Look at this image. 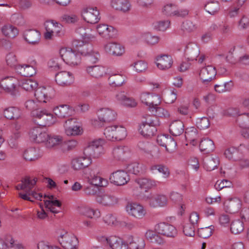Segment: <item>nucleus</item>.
<instances>
[{"instance_id":"obj_41","label":"nucleus","mask_w":249,"mask_h":249,"mask_svg":"<svg viewBox=\"0 0 249 249\" xmlns=\"http://www.w3.org/2000/svg\"><path fill=\"white\" fill-rule=\"evenodd\" d=\"M219 163V159L216 156L206 157L203 160L204 168L209 171L214 170Z\"/></svg>"},{"instance_id":"obj_33","label":"nucleus","mask_w":249,"mask_h":249,"mask_svg":"<svg viewBox=\"0 0 249 249\" xmlns=\"http://www.w3.org/2000/svg\"><path fill=\"white\" fill-rule=\"evenodd\" d=\"M24 37L25 40L31 45H37L40 39V33L36 30H28L25 31Z\"/></svg>"},{"instance_id":"obj_53","label":"nucleus","mask_w":249,"mask_h":249,"mask_svg":"<svg viewBox=\"0 0 249 249\" xmlns=\"http://www.w3.org/2000/svg\"><path fill=\"white\" fill-rule=\"evenodd\" d=\"M150 111H151L154 115L159 117H168L169 116V112L164 108L159 107V106H153L150 107Z\"/></svg>"},{"instance_id":"obj_61","label":"nucleus","mask_w":249,"mask_h":249,"mask_svg":"<svg viewBox=\"0 0 249 249\" xmlns=\"http://www.w3.org/2000/svg\"><path fill=\"white\" fill-rule=\"evenodd\" d=\"M127 170L130 173L137 175L142 172V165L137 162L132 163L127 166Z\"/></svg>"},{"instance_id":"obj_64","label":"nucleus","mask_w":249,"mask_h":249,"mask_svg":"<svg viewBox=\"0 0 249 249\" xmlns=\"http://www.w3.org/2000/svg\"><path fill=\"white\" fill-rule=\"evenodd\" d=\"M14 240L11 236L7 237L5 239L0 238V249H8L13 246Z\"/></svg>"},{"instance_id":"obj_9","label":"nucleus","mask_w":249,"mask_h":249,"mask_svg":"<svg viewBox=\"0 0 249 249\" xmlns=\"http://www.w3.org/2000/svg\"><path fill=\"white\" fill-rule=\"evenodd\" d=\"M35 118L38 120V123L40 125L46 126L53 124L56 121V118L49 111L41 109L37 114L34 112Z\"/></svg>"},{"instance_id":"obj_11","label":"nucleus","mask_w":249,"mask_h":249,"mask_svg":"<svg viewBox=\"0 0 249 249\" xmlns=\"http://www.w3.org/2000/svg\"><path fill=\"white\" fill-rule=\"evenodd\" d=\"M37 62L33 60L29 64H18L15 68L16 71L24 77H31L36 73Z\"/></svg>"},{"instance_id":"obj_58","label":"nucleus","mask_w":249,"mask_h":249,"mask_svg":"<svg viewBox=\"0 0 249 249\" xmlns=\"http://www.w3.org/2000/svg\"><path fill=\"white\" fill-rule=\"evenodd\" d=\"M177 5L172 3L165 4L162 9V13L167 16H175Z\"/></svg>"},{"instance_id":"obj_14","label":"nucleus","mask_w":249,"mask_h":249,"mask_svg":"<svg viewBox=\"0 0 249 249\" xmlns=\"http://www.w3.org/2000/svg\"><path fill=\"white\" fill-rule=\"evenodd\" d=\"M128 214L137 219H142L146 214L143 207L137 203H129L125 207Z\"/></svg>"},{"instance_id":"obj_43","label":"nucleus","mask_w":249,"mask_h":249,"mask_svg":"<svg viewBox=\"0 0 249 249\" xmlns=\"http://www.w3.org/2000/svg\"><path fill=\"white\" fill-rule=\"evenodd\" d=\"M19 85L24 90L30 92L37 88L38 84L33 79L24 78L19 81Z\"/></svg>"},{"instance_id":"obj_23","label":"nucleus","mask_w":249,"mask_h":249,"mask_svg":"<svg viewBox=\"0 0 249 249\" xmlns=\"http://www.w3.org/2000/svg\"><path fill=\"white\" fill-rule=\"evenodd\" d=\"M105 51L114 56H120L125 53L124 47L120 44L116 42H109L104 46Z\"/></svg>"},{"instance_id":"obj_25","label":"nucleus","mask_w":249,"mask_h":249,"mask_svg":"<svg viewBox=\"0 0 249 249\" xmlns=\"http://www.w3.org/2000/svg\"><path fill=\"white\" fill-rule=\"evenodd\" d=\"M37 179L36 178H32L28 177H26L21 180V183L18 184L16 188L17 190H22L25 193L31 194L32 189L36 184Z\"/></svg>"},{"instance_id":"obj_18","label":"nucleus","mask_w":249,"mask_h":249,"mask_svg":"<svg viewBox=\"0 0 249 249\" xmlns=\"http://www.w3.org/2000/svg\"><path fill=\"white\" fill-rule=\"evenodd\" d=\"M109 180L111 183L121 186L126 184L129 180V178L126 172L119 170L113 172L110 175Z\"/></svg>"},{"instance_id":"obj_39","label":"nucleus","mask_w":249,"mask_h":249,"mask_svg":"<svg viewBox=\"0 0 249 249\" xmlns=\"http://www.w3.org/2000/svg\"><path fill=\"white\" fill-rule=\"evenodd\" d=\"M243 51V49L239 47L231 48L226 56L227 61L231 64L238 62L239 53Z\"/></svg>"},{"instance_id":"obj_37","label":"nucleus","mask_w":249,"mask_h":249,"mask_svg":"<svg viewBox=\"0 0 249 249\" xmlns=\"http://www.w3.org/2000/svg\"><path fill=\"white\" fill-rule=\"evenodd\" d=\"M184 131V125L180 120H175L170 125L169 131L173 136H178L182 134Z\"/></svg>"},{"instance_id":"obj_42","label":"nucleus","mask_w":249,"mask_h":249,"mask_svg":"<svg viewBox=\"0 0 249 249\" xmlns=\"http://www.w3.org/2000/svg\"><path fill=\"white\" fill-rule=\"evenodd\" d=\"M62 141V136L48 134V137L45 142V145L47 148H52L60 144Z\"/></svg>"},{"instance_id":"obj_16","label":"nucleus","mask_w":249,"mask_h":249,"mask_svg":"<svg viewBox=\"0 0 249 249\" xmlns=\"http://www.w3.org/2000/svg\"><path fill=\"white\" fill-rule=\"evenodd\" d=\"M217 71L215 67L208 65L202 68L199 72V77L204 85H208L215 78Z\"/></svg>"},{"instance_id":"obj_35","label":"nucleus","mask_w":249,"mask_h":249,"mask_svg":"<svg viewBox=\"0 0 249 249\" xmlns=\"http://www.w3.org/2000/svg\"><path fill=\"white\" fill-rule=\"evenodd\" d=\"M224 206L229 213H235L241 208V201L236 197L231 198L225 201Z\"/></svg>"},{"instance_id":"obj_21","label":"nucleus","mask_w":249,"mask_h":249,"mask_svg":"<svg viewBox=\"0 0 249 249\" xmlns=\"http://www.w3.org/2000/svg\"><path fill=\"white\" fill-rule=\"evenodd\" d=\"M30 139L36 142H45L48 137V134L40 127L33 128L29 132Z\"/></svg>"},{"instance_id":"obj_44","label":"nucleus","mask_w":249,"mask_h":249,"mask_svg":"<svg viewBox=\"0 0 249 249\" xmlns=\"http://www.w3.org/2000/svg\"><path fill=\"white\" fill-rule=\"evenodd\" d=\"M15 81L16 79L13 77H5L1 79L0 86L7 92H12L16 87Z\"/></svg>"},{"instance_id":"obj_31","label":"nucleus","mask_w":249,"mask_h":249,"mask_svg":"<svg viewBox=\"0 0 249 249\" xmlns=\"http://www.w3.org/2000/svg\"><path fill=\"white\" fill-rule=\"evenodd\" d=\"M130 151L127 146H119L113 149L112 155L117 160H123L130 156Z\"/></svg>"},{"instance_id":"obj_15","label":"nucleus","mask_w":249,"mask_h":249,"mask_svg":"<svg viewBox=\"0 0 249 249\" xmlns=\"http://www.w3.org/2000/svg\"><path fill=\"white\" fill-rule=\"evenodd\" d=\"M102 242L106 241L107 244L111 249H128V245L124 240L118 236H103Z\"/></svg>"},{"instance_id":"obj_5","label":"nucleus","mask_w":249,"mask_h":249,"mask_svg":"<svg viewBox=\"0 0 249 249\" xmlns=\"http://www.w3.org/2000/svg\"><path fill=\"white\" fill-rule=\"evenodd\" d=\"M97 115L99 122L97 120H94L92 124L95 126H102L104 123L110 122L114 121L116 118V112L111 108L108 107L101 108L97 111Z\"/></svg>"},{"instance_id":"obj_60","label":"nucleus","mask_w":249,"mask_h":249,"mask_svg":"<svg viewBox=\"0 0 249 249\" xmlns=\"http://www.w3.org/2000/svg\"><path fill=\"white\" fill-rule=\"evenodd\" d=\"M214 227L212 225L205 228H198L197 233L199 237L207 238L211 236Z\"/></svg>"},{"instance_id":"obj_7","label":"nucleus","mask_w":249,"mask_h":249,"mask_svg":"<svg viewBox=\"0 0 249 249\" xmlns=\"http://www.w3.org/2000/svg\"><path fill=\"white\" fill-rule=\"evenodd\" d=\"M143 199L153 208L163 207L166 206L168 203L167 197L162 194H148L144 195Z\"/></svg>"},{"instance_id":"obj_2","label":"nucleus","mask_w":249,"mask_h":249,"mask_svg":"<svg viewBox=\"0 0 249 249\" xmlns=\"http://www.w3.org/2000/svg\"><path fill=\"white\" fill-rule=\"evenodd\" d=\"M160 125L158 119L154 117L148 116L140 125L139 131L145 137L153 136L157 131L156 126Z\"/></svg>"},{"instance_id":"obj_46","label":"nucleus","mask_w":249,"mask_h":249,"mask_svg":"<svg viewBox=\"0 0 249 249\" xmlns=\"http://www.w3.org/2000/svg\"><path fill=\"white\" fill-rule=\"evenodd\" d=\"M200 150L205 153H209L214 149L213 141L209 138L203 139L199 143Z\"/></svg>"},{"instance_id":"obj_54","label":"nucleus","mask_w":249,"mask_h":249,"mask_svg":"<svg viewBox=\"0 0 249 249\" xmlns=\"http://www.w3.org/2000/svg\"><path fill=\"white\" fill-rule=\"evenodd\" d=\"M205 9L210 14L213 15L219 11L220 5L217 1L208 2L205 5Z\"/></svg>"},{"instance_id":"obj_4","label":"nucleus","mask_w":249,"mask_h":249,"mask_svg":"<svg viewBox=\"0 0 249 249\" xmlns=\"http://www.w3.org/2000/svg\"><path fill=\"white\" fill-rule=\"evenodd\" d=\"M44 25L46 32L44 36L46 39H51L54 34L59 36L64 35L63 25L54 20L46 21Z\"/></svg>"},{"instance_id":"obj_8","label":"nucleus","mask_w":249,"mask_h":249,"mask_svg":"<svg viewBox=\"0 0 249 249\" xmlns=\"http://www.w3.org/2000/svg\"><path fill=\"white\" fill-rule=\"evenodd\" d=\"M155 230L157 233L162 236L174 238L178 234L176 228L167 222H160L155 226Z\"/></svg>"},{"instance_id":"obj_28","label":"nucleus","mask_w":249,"mask_h":249,"mask_svg":"<svg viewBox=\"0 0 249 249\" xmlns=\"http://www.w3.org/2000/svg\"><path fill=\"white\" fill-rule=\"evenodd\" d=\"M96 29L98 33L107 39L113 37L116 34V30L113 27L106 24H99Z\"/></svg>"},{"instance_id":"obj_36","label":"nucleus","mask_w":249,"mask_h":249,"mask_svg":"<svg viewBox=\"0 0 249 249\" xmlns=\"http://www.w3.org/2000/svg\"><path fill=\"white\" fill-rule=\"evenodd\" d=\"M172 57L168 55L158 56L156 59V64L158 68L162 70L170 68L172 65Z\"/></svg>"},{"instance_id":"obj_22","label":"nucleus","mask_w":249,"mask_h":249,"mask_svg":"<svg viewBox=\"0 0 249 249\" xmlns=\"http://www.w3.org/2000/svg\"><path fill=\"white\" fill-rule=\"evenodd\" d=\"M110 5L115 10L124 13L129 12L132 8L129 0H110Z\"/></svg>"},{"instance_id":"obj_30","label":"nucleus","mask_w":249,"mask_h":249,"mask_svg":"<svg viewBox=\"0 0 249 249\" xmlns=\"http://www.w3.org/2000/svg\"><path fill=\"white\" fill-rule=\"evenodd\" d=\"M98 203L107 206H110L116 204L118 202V198L111 194H103L96 197Z\"/></svg>"},{"instance_id":"obj_62","label":"nucleus","mask_w":249,"mask_h":249,"mask_svg":"<svg viewBox=\"0 0 249 249\" xmlns=\"http://www.w3.org/2000/svg\"><path fill=\"white\" fill-rule=\"evenodd\" d=\"M145 238L151 242L160 244V237L153 231L148 230L145 234Z\"/></svg>"},{"instance_id":"obj_34","label":"nucleus","mask_w":249,"mask_h":249,"mask_svg":"<svg viewBox=\"0 0 249 249\" xmlns=\"http://www.w3.org/2000/svg\"><path fill=\"white\" fill-rule=\"evenodd\" d=\"M74 110L68 105H61L53 108V112L59 118H65L72 114Z\"/></svg>"},{"instance_id":"obj_49","label":"nucleus","mask_w":249,"mask_h":249,"mask_svg":"<svg viewBox=\"0 0 249 249\" xmlns=\"http://www.w3.org/2000/svg\"><path fill=\"white\" fill-rule=\"evenodd\" d=\"M140 39L145 42L149 45H154L159 41V38L157 36H153L149 33L142 34L139 36Z\"/></svg>"},{"instance_id":"obj_47","label":"nucleus","mask_w":249,"mask_h":249,"mask_svg":"<svg viewBox=\"0 0 249 249\" xmlns=\"http://www.w3.org/2000/svg\"><path fill=\"white\" fill-rule=\"evenodd\" d=\"M1 30L4 36L9 38H14L18 34V29L10 24L3 26Z\"/></svg>"},{"instance_id":"obj_32","label":"nucleus","mask_w":249,"mask_h":249,"mask_svg":"<svg viewBox=\"0 0 249 249\" xmlns=\"http://www.w3.org/2000/svg\"><path fill=\"white\" fill-rule=\"evenodd\" d=\"M229 112L232 115H237V122L239 125L242 127H249V113L239 114V111L236 108L229 109Z\"/></svg>"},{"instance_id":"obj_40","label":"nucleus","mask_w":249,"mask_h":249,"mask_svg":"<svg viewBox=\"0 0 249 249\" xmlns=\"http://www.w3.org/2000/svg\"><path fill=\"white\" fill-rule=\"evenodd\" d=\"M23 156L27 160L34 161L40 158L42 155L39 149L30 147L25 151Z\"/></svg>"},{"instance_id":"obj_17","label":"nucleus","mask_w":249,"mask_h":249,"mask_svg":"<svg viewBox=\"0 0 249 249\" xmlns=\"http://www.w3.org/2000/svg\"><path fill=\"white\" fill-rule=\"evenodd\" d=\"M76 124V120L72 118L68 119L65 122L64 127L67 135L74 136L81 135L82 133V129Z\"/></svg>"},{"instance_id":"obj_57","label":"nucleus","mask_w":249,"mask_h":249,"mask_svg":"<svg viewBox=\"0 0 249 249\" xmlns=\"http://www.w3.org/2000/svg\"><path fill=\"white\" fill-rule=\"evenodd\" d=\"M224 155L226 158L230 160H236L240 158L238 155L237 149L233 147L227 149L224 152Z\"/></svg>"},{"instance_id":"obj_56","label":"nucleus","mask_w":249,"mask_h":249,"mask_svg":"<svg viewBox=\"0 0 249 249\" xmlns=\"http://www.w3.org/2000/svg\"><path fill=\"white\" fill-rule=\"evenodd\" d=\"M25 107L26 108L31 111V114L32 117H35L34 112H38L41 109L39 108L38 105L34 100H29L25 103Z\"/></svg>"},{"instance_id":"obj_59","label":"nucleus","mask_w":249,"mask_h":249,"mask_svg":"<svg viewBox=\"0 0 249 249\" xmlns=\"http://www.w3.org/2000/svg\"><path fill=\"white\" fill-rule=\"evenodd\" d=\"M115 141H121L124 139L126 135V130L125 127L122 125H115Z\"/></svg>"},{"instance_id":"obj_24","label":"nucleus","mask_w":249,"mask_h":249,"mask_svg":"<svg viewBox=\"0 0 249 249\" xmlns=\"http://www.w3.org/2000/svg\"><path fill=\"white\" fill-rule=\"evenodd\" d=\"M91 163L92 159L84 155L83 156L74 158L71 162V167L74 170L83 169L90 165Z\"/></svg>"},{"instance_id":"obj_1","label":"nucleus","mask_w":249,"mask_h":249,"mask_svg":"<svg viewBox=\"0 0 249 249\" xmlns=\"http://www.w3.org/2000/svg\"><path fill=\"white\" fill-rule=\"evenodd\" d=\"M105 142V140L102 139L89 142L84 150V155L91 159L99 158L105 153L103 147Z\"/></svg>"},{"instance_id":"obj_48","label":"nucleus","mask_w":249,"mask_h":249,"mask_svg":"<svg viewBox=\"0 0 249 249\" xmlns=\"http://www.w3.org/2000/svg\"><path fill=\"white\" fill-rule=\"evenodd\" d=\"M35 96L38 102L46 103L49 99L48 90L44 87L37 88L36 89Z\"/></svg>"},{"instance_id":"obj_3","label":"nucleus","mask_w":249,"mask_h":249,"mask_svg":"<svg viewBox=\"0 0 249 249\" xmlns=\"http://www.w3.org/2000/svg\"><path fill=\"white\" fill-rule=\"evenodd\" d=\"M59 53L63 60L70 66H77L81 62L80 54L70 48H62Z\"/></svg>"},{"instance_id":"obj_63","label":"nucleus","mask_w":249,"mask_h":249,"mask_svg":"<svg viewBox=\"0 0 249 249\" xmlns=\"http://www.w3.org/2000/svg\"><path fill=\"white\" fill-rule=\"evenodd\" d=\"M115 126L110 125L106 127L104 130V134L107 139L110 141H115Z\"/></svg>"},{"instance_id":"obj_6","label":"nucleus","mask_w":249,"mask_h":249,"mask_svg":"<svg viewBox=\"0 0 249 249\" xmlns=\"http://www.w3.org/2000/svg\"><path fill=\"white\" fill-rule=\"evenodd\" d=\"M58 241L65 249H78L79 241L73 233L65 232L58 237Z\"/></svg>"},{"instance_id":"obj_19","label":"nucleus","mask_w":249,"mask_h":249,"mask_svg":"<svg viewBox=\"0 0 249 249\" xmlns=\"http://www.w3.org/2000/svg\"><path fill=\"white\" fill-rule=\"evenodd\" d=\"M55 81L61 86H68L72 84L74 81L73 74L69 71H62L55 74Z\"/></svg>"},{"instance_id":"obj_55","label":"nucleus","mask_w":249,"mask_h":249,"mask_svg":"<svg viewBox=\"0 0 249 249\" xmlns=\"http://www.w3.org/2000/svg\"><path fill=\"white\" fill-rule=\"evenodd\" d=\"M244 229L243 222L240 220H234L231 225V231L232 233L236 234L242 232Z\"/></svg>"},{"instance_id":"obj_51","label":"nucleus","mask_w":249,"mask_h":249,"mask_svg":"<svg viewBox=\"0 0 249 249\" xmlns=\"http://www.w3.org/2000/svg\"><path fill=\"white\" fill-rule=\"evenodd\" d=\"M136 181L140 187L143 189H149L156 185L154 180L146 178H139Z\"/></svg>"},{"instance_id":"obj_27","label":"nucleus","mask_w":249,"mask_h":249,"mask_svg":"<svg viewBox=\"0 0 249 249\" xmlns=\"http://www.w3.org/2000/svg\"><path fill=\"white\" fill-rule=\"evenodd\" d=\"M200 53L198 46L194 43H190L186 46L184 50V54L188 60L193 61L196 60Z\"/></svg>"},{"instance_id":"obj_12","label":"nucleus","mask_w":249,"mask_h":249,"mask_svg":"<svg viewBox=\"0 0 249 249\" xmlns=\"http://www.w3.org/2000/svg\"><path fill=\"white\" fill-rule=\"evenodd\" d=\"M199 217L196 212L192 213L190 215L189 223L183 227V232L186 236L193 237L195 235V231L198 229Z\"/></svg>"},{"instance_id":"obj_52","label":"nucleus","mask_w":249,"mask_h":249,"mask_svg":"<svg viewBox=\"0 0 249 249\" xmlns=\"http://www.w3.org/2000/svg\"><path fill=\"white\" fill-rule=\"evenodd\" d=\"M233 83L231 81H230L224 83L215 84L214 86V89L216 92L222 93L231 91Z\"/></svg>"},{"instance_id":"obj_26","label":"nucleus","mask_w":249,"mask_h":249,"mask_svg":"<svg viewBox=\"0 0 249 249\" xmlns=\"http://www.w3.org/2000/svg\"><path fill=\"white\" fill-rule=\"evenodd\" d=\"M85 71L90 76L98 79L104 76L107 74V69L101 65L88 66Z\"/></svg>"},{"instance_id":"obj_29","label":"nucleus","mask_w":249,"mask_h":249,"mask_svg":"<svg viewBox=\"0 0 249 249\" xmlns=\"http://www.w3.org/2000/svg\"><path fill=\"white\" fill-rule=\"evenodd\" d=\"M96 169V167L91 168L90 172L87 177V181L90 185H93L97 187L104 186L107 184L106 180L96 174L95 172H92Z\"/></svg>"},{"instance_id":"obj_20","label":"nucleus","mask_w":249,"mask_h":249,"mask_svg":"<svg viewBox=\"0 0 249 249\" xmlns=\"http://www.w3.org/2000/svg\"><path fill=\"white\" fill-rule=\"evenodd\" d=\"M78 213L89 219H97L101 216V213L97 209L89 206L82 205L77 209Z\"/></svg>"},{"instance_id":"obj_13","label":"nucleus","mask_w":249,"mask_h":249,"mask_svg":"<svg viewBox=\"0 0 249 249\" xmlns=\"http://www.w3.org/2000/svg\"><path fill=\"white\" fill-rule=\"evenodd\" d=\"M140 99L141 102L149 107L153 106H159L161 103L160 96L158 94L149 92H142L141 93Z\"/></svg>"},{"instance_id":"obj_45","label":"nucleus","mask_w":249,"mask_h":249,"mask_svg":"<svg viewBox=\"0 0 249 249\" xmlns=\"http://www.w3.org/2000/svg\"><path fill=\"white\" fill-rule=\"evenodd\" d=\"M4 117L8 119H18L21 115V111L16 107H9L3 111Z\"/></svg>"},{"instance_id":"obj_10","label":"nucleus","mask_w":249,"mask_h":249,"mask_svg":"<svg viewBox=\"0 0 249 249\" xmlns=\"http://www.w3.org/2000/svg\"><path fill=\"white\" fill-rule=\"evenodd\" d=\"M82 16L85 21L90 24H95L100 20L99 11L96 7L87 6L81 11Z\"/></svg>"},{"instance_id":"obj_50","label":"nucleus","mask_w":249,"mask_h":249,"mask_svg":"<svg viewBox=\"0 0 249 249\" xmlns=\"http://www.w3.org/2000/svg\"><path fill=\"white\" fill-rule=\"evenodd\" d=\"M91 32L89 28H86L85 26H80L75 31L76 34L82 39L89 40L94 38V36L90 34Z\"/></svg>"},{"instance_id":"obj_38","label":"nucleus","mask_w":249,"mask_h":249,"mask_svg":"<svg viewBox=\"0 0 249 249\" xmlns=\"http://www.w3.org/2000/svg\"><path fill=\"white\" fill-rule=\"evenodd\" d=\"M108 81L111 87H120L125 83V76L119 73H113L110 75Z\"/></svg>"}]
</instances>
